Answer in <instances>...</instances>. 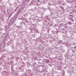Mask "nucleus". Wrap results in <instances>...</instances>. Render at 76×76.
Wrapping results in <instances>:
<instances>
[{"instance_id":"7ed1b4c3","label":"nucleus","mask_w":76,"mask_h":76,"mask_svg":"<svg viewBox=\"0 0 76 76\" xmlns=\"http://www.w3.org/2000/svg\"><path fill=\"white\" fill-rule=\"evenodd\" d=\"M61 23H60V26H61Z\"/></svg>"},{"instance_id":"f257e3e1","label":"nucleus","mask_w":76,"mask_h":76,"mask_svg":"<svg viewBox=\"0 0 76 76\" xmlns=\"http://www.w3.org/2000/svg\"><path fill=\"white\" fill-rule=\"evenodd\" d=\"M69 25H72V23H71V22H69Z\"/></svg>"},{"instance_id":"20e7f679","label":"nucleus","mask_w":76,"mask_h":76,"mask_svg":"<svg viewBox=\"0 0 76 76\" xmlns=\"http://www.w3.org/2000/svg\"><path fill=\"white\" fill-rule=\"evenodd\" d=\"M74 48H76V47H74Z\"/></svg>"},{"instance_id":"f03ea898","label":"nucleus","mask_w":76,"mask_h":76,"mask_svg":"<svg viewBox=\"0 0 76 76\" xmlns=\"http://www.w3.org/2000/svg\"><path fill=\"white\" fill-rule=\"evenodd\" d=\"M37 1H38V2H39V0H37Z\"/></svg>"},{"instance_id":"39448f33","label":"nucleus","mask_w":76,"mask_h":76,"mask_svg":"<svg viewBox=\"0 0 76 76\" xmlns=\"http://www.w3.org/2000/svg\"><path fill=\"white\" fill-rule=\"evenodd\" d=\"M63 30H65V29H63Z\"/></svg>"},{"instance_id":"423d86ee","label":"nucleus","mask_w":76,"mask_h":76,"mask_svg":"<svg viewBox=\"0 0 76 76\" xmlns=\"http://www.w3.org/2000/svg\"><path fill=\"white\" fill-rule=\"evenodd\" d=\"M38 20H39V19H38Z\"/></svg>"}]
</instances>
